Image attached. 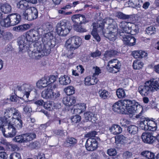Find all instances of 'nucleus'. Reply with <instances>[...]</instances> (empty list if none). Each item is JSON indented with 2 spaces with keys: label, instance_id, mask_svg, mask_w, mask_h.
<instances>
[{
  "label": "nucleus",
  "instance_id": "obj_13",
  "mask_svg": "<svg viewBox=\"0 0 159 159\" xmlns=\"http://www.w3.org/2000/svg\"><path fill=\"white\" fill-rule=\"evenodd\" d=\"M18 89L19 90L22 91L27 98H29V96L32 91H34L35 90L32 85L28 84H23Z\"/></svg>",
  "mask_w": 159,
  "mask_h": 159
},
{
  "label": "nucleus",
  "instance_id": "obj_18",
  "mask_svg": "<svg viewBox=\"0 0 159 159\" xmlns=\"http://www.w3.org/2000/svg\"><path fill=\"white\" fill-rule=\"evenodd\" d=\"M86 108V104L84 103L76 104L74 106V113L80 114L84 111Z\"/></svg>",
  "mask_w": 159,
  "mask_h": 159
},
{
  "label": "nucleus",
  "instance_id": "obj_48",
  "mask_svg": "<svg viewBox=\"0 0 159 159\" xmlns=\"http://www.w3.org/2000/svg\"><path fill=\"white\" fill-rule=\"evenodd\" d=\"M146 31L148 34L151 35L154 33L155 32V28L152 26H149L146 29Z\"/></svg>",
  "mask_w": 159,
  "mask_h": 159
},
{
  "label": "nucleus",
  "instance_id": "obj_50",
  "mask_svg": "<svg viewBox=\"0 0 159 159\" xmlns=\"http://www.w3.org/2000/svg\"><path fill=\"white\" fill-rule=\"evenodd\" d=\"M130 121L126 119H122L120 120V125L124 127H127L130 124Z\"/></svg>",
  "mask_w": 159,
  "mask_h": 159
},
{
  "label": "nucleus",
  "instance_id": "obj_55",
  "mask_svg": "<svg viewBox=\"0 0 159 159\" xmlns=\"http://www.w3.org/2000/svg\"><path fill=\"white\" fill-rule=\"evenodd\" d=\"M79 24L87 22L88 21L86 20L85 16L83 15L79 14Z\"/></svg>",
  "mask_w": 159,
  "mask_h": 159
},
{
  "label": "nucleus",
  "instance_id": "obj_33",
  "mask_svg": "<svg viewBox=\"0 0 159 159\" xmlns=\"http://www.w3.org/2000/svg\"><path fill=\"white\" fill-rule=\"evenodd\" d=\"M141 155L148 159H154L155 157L153 153L147 151L142 152Z\"/></svg>",
  "mask_w": 159,
  "mask_h": 159
},
{
  "label": "nucleus",
  "instance_id": "obj_26",
  "mask_svg": "<svg viewBox=\"0 0 159 159\" xmlns=\"http://www.w3.org/2000/svg\"><path fill=\"white\" fill-rule=\"evenodd\" d=\"M46 79L45 76H44L39 80L36 83L37 87L42 89L47 86L48 84Z\"/></svg>",
  "mask_w": 159,
  "mask_h": 159
},
{
  "label": "nucleus",
  "instance_id": "obj_46",
  "mask_svg": "<svg viewBox=\"0 0 159 159\" xmlns=\"http://www.w3.org/2000/svg\"><path fill=\"white\" fill-rule=\"evenodd\" d=\"M9 158V159H22L20 154L16 152L11 153Z\"/></svg>",
  "mask_w": 159,
  "mask_h": 159
},
{
  "label": "nucleus",
  "instance_id": "obj_6",
  "mask_svg": "<svg viewBox=\"0 0 159 159\" xmlns=\"http://www.w3.org/2000/svg\"><path fill=\"white\" fill-rule=\"evenodd\" d=\"M121 101L123 107L122 110H124V113L127 111L130 114L134 115L143 111L142 106L134 100L126 99L121 100Z\"/></svg>",
  "mask_w": 159,
  "mask_h": 159
},
{
  "label": "nucleus",
  "instance_id": "obj_30",
  "mask_svg": "<svg viewBox=\"0 0 159 159\" xmlns=\"http://www.w3.org/2000/svg\"><path fill=\"white\" fill-rule=\"evenodd\" d=\"M24 143H27L32 140L36 137V135L34 133H29L23 134Z\"/></svg>",
  "mask_w": 159,
  "mask_h": 159
},
{
  "label": "nucleus",
  "instance_id": "obj_53",
  "mask_svg": "<svg viewBox=\"0 0 159 159\" xmlns=\"http://www.w3.org/2000/svg\"><path fill=\"white\" fill-rule=\"evenodd\" d=\"M79 14L75 15L71 17V20L75 23H79Z\"/></svg>",
  "mask_w": 159,
  "mask_h": 159
},
{
  "label": "nucleus",
  "instance_id": "obj_35",
  "mask_svg": "<svg viewBox=\"0 0 159 159\" xmlns=\"http://www.w3.org/2000/svg\"><path fill=\"white\" fill-rule=\"evenodd\" d=\"M116 54V52L114 50H111L106 51L104 54V57L103 59L104 60H107L109 57L113 55H115Z\"/></svg>",
  "mask_w": 159,
  "mask_h": 159
},
{
  "label": "nucleus",
  "instance_id": "obj_36",
  "mask_svg": "<svg viewBox=\"0 0 159 159\" xmlns=\"http://www.w3.org/2000/svg\"><path fill=\"white\" fill-rule=\"evenodd\" d=\"M118 61L117 59H113L111 60L108 62L107 66V68L109 72L110 71H113L112 68H113V67L115 65L116 63L117 62H118Z\"/></svg>",
  "mask_w": 159,
  "mask_h": 159
},
{
  "label": "nucleus",
  "instance_id": "obj_52",
  "mask_svg": "<svg viewBox=\"0 0 159 159\" xmlns=\"http://www.w3.org/2000/svg\"><path fill=\"white\" fill-rule=\"evenodd\" d=\"M74 29L77 32H83L86 31V30L82 26L75 25L74 26Z\"/></svg>",
  "mask_w": 159,
  "mask_h": 159
},
{
  "label": "nucleus",
  "instance_id": "obj_64",
  "mask_svg": "<svg viewBox=\"0 0 159 159\" xmlns=\"http://www.w3.org/2000/svg\"><path fill=\"white\" fill-rule=\"evenodd\" d=\"M132 54L135 58H140V50L134 51L133 52Z\"/></svg>",
  "mask_w": 159,
  "mask_h": 159
},
{
  "label": "nucleus",
  "instance_id": "obj_11",
  "mask_svg": "<svg viewBox=\"0 0 159 159\" xmlns=\"http://www.w3.org/2000/svg\"><path fill=\"white\" fill-rule=\"evenodd\" d=\"M6 122L7 124L6 129L4 131L2 129V132L3 135L6 137L12 138L16 134L17 131L16 128L13 125L11 121Z\"/></svg>",
  "mask_w": 159,
  "mask_h": 159
},
{
  "label": "nucleus",
  "instance_id": "obj_7",
  "mask_svg": "<svg viewBox=\"0 0 159 159\" xmlns=\"http://www.w3.org/2000/svg\"><path fill=\"white\" fill-rule=\"evenodd\" d=\"M142 112H140L136 116L137 118L140 119L139 123L140 128L144 130L152 131H155L157 129V125L155 122L142 116Z\"/></svg>",
  "mask_w": 159,
  "mask_h": 159
},
{
  "label": "nucleus",
  "instance_id": "obj_57",
  "mask_svg": "<svg viewBox=\"0 0 159 159\" xmlns=\"http://www.w3.org/2000/svg\"><path fill=\"white\" fill-rule=\"evenodd\" d=\"M7 147L12 151H15L17 149V146L15 145L9 143Z\"/></svg>",
  "mask_w": 159,
  "mask_h": 159
},
{
  "label": "nucleus",
  "instance_id": "obj_27",
  "mask_svg": "<svg viewBox=\"0 0 159 159\" xmlns=\"http://www.w3.org/2000/svg\"><path fill=\"white\" fill-rule=\"evenodd\" d=\"M59 80L60 84L63 85H68L71 82L70 77L67 75H62L59 77Z\"/></svg>",
  "mask_w": 159,
  "mask_h": 159
},
{
  "label": "nucleus",
  "instance_id": "obj_49",
  "mask_svg": "<svg viewBox=\"0 0 159 159\" xmlns=\"http://www.w3.org/2000/svg\"><path fill=\"white\" fill-rule=\"evenodd\" d=\"M66 142L71 145L75 144L77 142L76 139L73 137H69L67 139Z\"/></svg>",
  "mask_w": 159,
  "mask_h": 159
},
{
  "label": "nucleus",
  "instance_id": "obj_32",
  "mask_svg": "<svg viewBox=\"0 0 159 159\" xmlns=\"http://www.w3.org/2000/svg\"><path fill=\"white\" fill-rule=\"evenodd\" d=\"M1 24L2 26L7 27L10 26H12L9 15L6 18L2 20L1 21Z\"/></svg>",
  "mask_w": 159,
  "mask_h": 159
},
{
  "label": "nucleus",
  "instance_id": "obj_42",
  "mask_svg": "<svg viewBox=\"0 0 159 159\" xmlns=\"http://www.w3.org/2000/svg\"><path fill=\"white\" fill-rule=\"evenodd\" d=\"M13 140L14 141L19 143H24V141L23 134L16 136L13 139Z\"/></svg>",
  "mask_w": 159,
  "mask_h": 159
},
{
  "label": "nucleus",
  "instance_id": "obj_58",
  "mask_svg": "<svg viewBox=\"0 0 159 159\" xmlns=\"http://www.w3.org/2000/svg\"><path fill=\"white\" fill-rule=\"evenodd\" d=\"M94 72L93 74V75L96 76L98 75L101 73V70L100 68L97 66L93 67Z\"/></svg>",
  "mask_w": 159,
  "mask_h": 159
},
{
  "label": "nucleus",
  "instance_id": "obj_47",
  "mask_svg": "<svg viewBox=\"0 0 159 159\" xmlns=\"http://www.w3.org/2000/svg\"><path fill=\"white\" fill-rule=\"evenodd\" d=\"M46 78L47 79L46 80L48 83V84H49L51 83H53L56 80V77L54 75H52L50 76L49 77L45 76Z\"/></svg>",
  "mask_w": 159,
  "mask_h": 159
},
{
  "label": "nucleus",
  "instance_id": "obj_54",
  "mask_svg": "<svg viewBox=\"0 0 159 159\" xmlns=\"http://www.w3.org/2000/svg\"><path fill=\"white\" fill-rule=\"evenodd\" d=\"M107 154L110 156H115L116 154V151L113 148L109 149L107 151Z\"/></svg>",
  "mask_w": 159,
  "mask_h": 159
},
{
  "label": "nucleus",
  "instance_id": "obj_14",
  "mask_svg": "<svg viewBox=\"0 0 159 159\" xmlns=\"http://www.w3.org/2000/svg\"><path fill=\"white\" fill-rule=\"evenodd\" d=\"M98 143L95 139H88L86 141L85 147L87 150L89 151H93L98 147Z\"/></svg>",
  "mask_w": 159,
  "mask_h": 159
},
{
  "label": "nucleus",
  "instance_id": "obj_3",
  "mask_svg": "<svg viewBox=\"0 0 159 159\" xmlns=\"http://www.w3.org/2000/svg\"><path fill=\"white\" fill-rule=\"evenodd\" d=\"M5 118L6 121H11L12 124L17 129L22 126L21 115L19 111L16 108H8L5 111Z\"/></svg>",
  "mask_w": 159,
  "mask_h": 159
},
{
  "label": "nucleus",
  "instance_id": "obj_44",
  "mask_svg": "<svg viewBox=\"0 0 159 159\" xmlns=\"http://www.w3.org/2000/svg\"><path fill=\"white\" fill-rule=\"evenodd\" d=\"M115 143L116 144L122 143L125 139V137L122 135L116 136L115 137Z\"/></svg>",
  "mask_w": 159,
  "mask_h": 159
},
{
  "label": "nucleus",
  "instance_id": "obj_5",
  "mask_svg": "<svg viewBox=\"0 0 159 159\" xmlns=\"http://www.w3.org/2000/svg\"><path fill=\"white\" fill-rule=\"evenodd\" d=\"M138 92L142 96H146L150 92H154L159 90V80H150L146 81L143 85L140 86Z\"/></svg>",
  "mask_w": 159,
  "mask_h": 159
},
{
  "label": "nucleus",
  "instance_id": "obj_9",
  "mask_svg": "<svg viewBox=\"0 0 159 159\" xmlns=\"http://www.w3.org/2000/svg\"><path fill=\"white\" fill-rule=\"evenodd\" d=\"M129 33L119 32L120 38L122 40L123 43L129 46L135 45L136 39L133 36L129 34Z\"/></svg>",
  "mask_w": 159,
  "mask_h": 159
},
{
  "label": "nucleus",
  "instance_id": "obj_1",
  "mask_svg": "<svg viewBox=\"0 0 159 159\" xmlns=\"http://www.w3.org/2000/svg\"><path fill=\"white\" fill-rule=\"evenodd\" d=\"M47 30L42 28L38 29H31L27 32L25 35L22 36L18 41L19 51H28L33 45L31 51L32 56L37 59L50 53L49 46L52 44L53 37Z\"/></svg>",
  "mask_w": 159,
  "mask_h": 159
},
{
  "label": "nucleus",
  "instance_id": "obj_19",
  "mask_svg": "<svg viewBox=\"0 0 159 159\" xmlns=\"http://www.w3.org/2000/svg\"><path fill=\"white\" fill-rule=\"evenodd\" d=\"M142 3V0H129L126 2L125 6L126 7H131L133 8L139 7Z\"/></svg>",
  "mask_w": 159,
  "mask_h": 159
},
{
  "label": "nucleus",
  "instance_id": "obj_21",
  "mask_svg": "<svg viewBox=\"0 0 159 159\" xmlns=\"http://www.w3.org/2000/svg\"><path fill=\"white\" fill-rule=\"evenodd\" d=\"M109 130L111 133L114 135L120 134L122 131V129L119 125L113 124L109 128Z\"/></svg>",
  "mask_w": 159,
  "mask_h": 159
},
{
  "label": "nucleus",
  "instance_id": "obj_31",
  "mask_svg": "<svg viewBox=\"0 0 159 159\" xmlns=\"http://www.w3.org/2000/svg\"><path fill=\"white\" fill-rule=\"evenodd\" d=\"M30 25L28 24L18 25L13 28L14 30L16 31H24L29 29Z\"/></svg>",
  "mask_w": 159,
  "mask_h": 159
},
{
  "label": "nucleus",
  "instance_id": "obj_41",
  "mask_svg": "<svg viewBox=\"0 0 159 159\" xmlns=\"http://www.w3.org/2000/svg\"><path fill=\"white\" fill-rule=\"evenodd\" d=\"M143 65V63L142 62L137 60L134 61L133 66L134 69H139L142 67Z\"/></svg>",
  "mask_w": 159,
  "mask_h": 159
},
{
  "label": "nucleus",
  "instance_id": "obj_24",
  "mask_svg": "<svg viewBox=\"0 0 159 159\" xmlns=\"http://www.w3.org/2000/svg\"><path fill=\"white\" fill-rule=\"evenodd\" d=\"M76 102V99L74 97H64L63 99V102L66 106H70L74 104Z\"/></svg>",
  "mask_w": 159,
  "mask_h": 159
},
{
  "label": "nucleus",
  "instance_id": "obj_16",
  "mask_svg": "<svg viewBox=\"0 0 159 159\" xmlns=\"http://www.w3.org/2000/svg\"><path fill=\"white\" fill-rule=\"evenodd\" d=\"M99 21H102V20H99L97 23H93V29L91 32V34L97 41L99 42L100 40V38L99 35H98L97 30H102L103 32V30H104V27H103V29H101L100 28H99V24L98 23Z\"/></svg>",
  "mask_w": 159,
  "mask_h": 159
},
{
  "label": "nucleus",
  "instance_id": "obj_28",
  "mask_svg": "<svg viewBox=\"0 0 159 159\" xmlns=\"http://www.w3.org/2000/svg\"><path fill=\"white\" fill-rule=\"evenodd\" d=\"M2 37L5 40H9L12 38V35L10 32H4L0 27V39Z\"/></svg>",
  "mask_w": 159,
  "mask_h": 159
},
{
  "label": "nucleus",
  "instance_id": "obj_37",
  "mask_svg": "<svg viewBox=\"0 0 159 159\" xmlns=\"http://www.w3.org/2000/svg\"><path fill=\"white\" fill-rule=\"evenodd\" d=\"M138 130V127L134 125L128 126L127 129V130L129 133L132 134H136L137 133Z\"/></svg>",
  "mask_w": 159,
  "mask_h": 159
},
{
  "label": "nucleus",
  "instance_id": "obj_20",
  "mask_svg": "<svg viewBox=\"0 0 159 159\" xmlns=\"http://www.w3.org/2000/svg\"><path fill=\"white\" fill-rule=\"evenodd\" d=\"M84 116L86 120L91 121L93 123L95 122L97 120V115L91 112H87L84 113Z\"/></svg>",
  "mask_w": 159,
  "mask_h": 159
},
{
  "label": "nucleus",
  "instance_id": "obj_40",
  "mask_svg": "<svg viewBox=\"0 0 159 159\" xmlns=\"http://www.w3.org/2000/svg\"><path fill=\"white\" fill-rule=\"evenodd\" d=\"M64 91L67 95H72L75 93V89L72 86H69L64 89Z\"/></svg>",
  "mask_w": 159,
  "mask_h": 159
},
{
  "label": "nucleus",
  "instance_id": "obj_2",
  "mask_svg": "<svg viewBox=\"0 0 159 159\" xmlns=\"http://www.w3.org/2000/svg\"><path fill=\"white\" fill-rule=\"evenodd\" d=\"M99 28L102 29L103 34L106 38L110 40L114 41L116 38V35L118 33L117 25L116 21L113 19L110 18H107L99 21Z\"/></svg>",
  "mask_w": 159,
  "mask_h": 159
},
{
  "label": "nucleus",
  "instance_id": "obj_10",
  "mask_svg": "<svg viewBox=\"0 0 159 159\" xmlns=\"http://www.w3.org/2000/svg\"><path fill=\"white\" fill-rule=\"evenodd\" d=\"M58 91L54 92L51 88H48L43 90L42 93V97L46 99L54 100L60 96Z\"/></svg>",
  "mask_w": 159,
  "mask_h": 159
},
{
  "label": "nucleus",
  "instance_id": "obj_45",
  "mask_svg": "<svg viewBox=\"0 0 159 159\" xmlns=\"http://www.w3.org/2000/svg\"><path fill=\"white\" fill-rule=\"evenodd\" d=\"M121 63L120 61H118V62H117L115 65L113 67L112 71H110V72L112 73H116L118 72L120 67Z\"/></svg>",
  "mask_w": 159,
  "mask_h": 159
},
{
  "label": "nucleus",
  "instance_id": "obj_59",
  "mask_svg": "<svg viewBox=\"0 0 159 159\" xmlns=\"http://www.w3.org/2000/svg\"><path fill=\"white\" fill-rule=\"evenodd\" d=\"M43 107L45 109L49 111L51 110L52 109V106L49 102H44Z\"/></svg>",
  "mask_w": 159,
  "mask_h": 159
},
{
  "label": "nucleus",
  "instance_id": "obj_43",
  "mask_svg": "<svg viewBox=\"0 0 159 159\" xmlns=\"http://www.w3.org/2000/svg\"><path fill=\"white\" fill-rule=\"evenodd\" d=\"M100 97L102 98L105 99L108 96L109 93L108 92L105 90H101L99 92Z\"/></svg>",
  "mask_w": 159,
  "mask_h": 159
},
{
  "label": "nucleus",
  "instance_id": "obj_51",
  "mask_svg": "<svg viewBox=\"0 0 159 159\" xmlns=\"http://www.w3.org/2000/svg\"><path fill=\"white\" fill-rule=\"evenodd\" d=\"M71 120L72 122L75 124L80 121L81 117L80 116L77 115L73 116L71 118Z\"/></svg>",
  "mask_w": 159,
  "mask_h": 159
},
{
  "label": "nucleus",
  "instance_id": "obj_4",
  "mask_svg": "<svg viewBox=\"0 0 159 159\" xmlns=\"http://www.w3.org/2000/svg\"><path fill=\"white\" fill-rule=\"evenodd\" d=\"M82 43L81 39L77 36L70 38L66 41L65 47L68 51L66 56L69 58H71L75 55L74 50L78 48Z\"/></svg>",
  "mask_w": 159,
  "mask_h": 159
},
{
  "label": "nucleus",
  "instance_id": "obj_34",
  "mask_svg": "<svg viewBox=\"0 0 159 159\" xmlns=\"http://www.w3.org/2000/svg\"><path fill=\"white\" fill-rule=\"evenodd\" d=\"M11 6L7 4L3 5L1 7V11L5 13H10L11 12Z\"/></svg>",
  "mask_w": 159,
  "mask_h": 159
},
{
  "label": "nucleus",
  "instance_id": "obj_8",
  "mask_svg": "<svg viewBox=\"0 0 159 159\" xmlns=\"http://www.w3.org/2000/svg\"><path fill=\"white\" fill-rule=\"evenodd\" d=\"M71 28L70 23L65 20L61 21L57 24L56 26V31L59 35L65 36L69 33Z\"/></svg>",
  "mask_w": 159,
  "mask_h": 159
},
{
  "label": "nucleus",
  "instance_id": "obj_22",
  "mask_svg": "<svg viewBox=\"0 0 159 159\" xmlns=\"http://www.w3.org/2000/svg\"><path fill=\"white\" fill-rule=\"evenodd\" d=\"M16 6L17 8L24 10L25 11L28 10L30 7L28 5V3L27 0H21L16 3Z\"/></svg>",
  "mask_w": 159,
  "mask_h": 159
},
{
  "label": "nucleus",
  "instance_id": "obj_23",
  "mask_svg": "<svg viewBox=\"0 0 159 159\" xmlns=\"http://www.w3.org/2000/svg\"><path fill=\"white\" fill-rule=\"evenodd\" d=\"M123 108L121 100L115 102L112 106V109L115 112L118 113L124 114V110H122Z\"/></svg>",
  "mask_w": 159,
  "mask_h": 159
},
{
  "label": "nucleus",
  "instance_id": "obj_60",
  "mask_svg": "<svg viewBox=\"0 0 159 159\" xmlns=\"http://www.w3.org/2000/svg\"><path fill=\"white\" fill-rule=\"evenodd\" d=\"M4 116L3 117L0 118V129L2 128L4 124H7V122L5 118V111L4 112Z\"/></svg>",
  "mask_w": 159,
  "mask_h": 159
},
{
  "label": "nucleus",
  "instance_id": "obj_61",
  "mask_svg": "<svg viewBox=\"0 0 159 159\" xmlns=\"http://www.w3.org/2000/svg\"><path fill=\"white\" fill-rule=\"evenodd\" d=\"M24 111L25 113H30L32 111L31 107L29 105H26L23 108Z\"/></svg>",
  "mask_w": 159,
  "mask_h": 159
},
{
  "label": "nucleus",
  "instance_id": "obj_12",
  "mask_svg": "<svg viewBox=\"0 0 159 159\" xmlns=\"http://www.w3.org/2000/svg\"><path fill=\"white\" fill-rule=\"evenodd\" d=\"M23 15L26 20L30 21L37 18L38 12L35 8L32 7H30L28 10L25 11Z\"/></svg>",
  "mask_w": 159,
  "mask_h": 159
},
{
  "label": "nucleus",
  "instance_id": "obj_39",
  "mask_svg": "<svg viewBox=\"0 0 159 159\" xmlns=\"http://www.w3.org/2000/svg\"><path fill=\"white\" fill-rule=\"evenodd\" d=\"M116 16L118 18L122 19H127L129 18L131 16L125 14L120 12H117L116 14Z\"/></svg>",
  "mask_w": 159,
  "mask_h": 159
},
{
  "label": "nucleus",
  "instance_id": "obj_17",
  "mask_svg": "<svg viewBox=\"0 0 159 159\" xmlns=\"http://www.w3.org/2000/svg\"><path fill=\"white\" fill-rule=\"evenodd\" d=\"M12 26L18 24L21 20V16L17 13H13L9 15Z\"/></svg>",
  "mask_w": 159,
  "mask_h": 159
},
{
  "label": "nucleus",
  "instance_id": "obj_62",
  "mask_svg": "<svg viewBox=\"0 0 159 159\" xmlns=\"http://www.w3.org/2000/svg\"><path fill=\"white\" fill-rule=\"evenodd\" d=\"M101 52L98 50L95 52L91 53V56L93 57H99L101 55Z\"/></svg>",
  "mask_w": 159,
  "mask_h": 159
},
{
  "label": "nucleus",
  "instance_id": "obj_25",
  "mask_svg": "<svg viewBox=\"0 0 159 159\" xmlns=\"http://www.w3.org/2000/svg\"><path fill=\"white\" fill-rule=\"evenodd\" d=\"M129 27L128 28V30L127 33L131 34H135L139 31L138 26L136 25L131 23H129Z\"/></svg>",
  "mask_w": 159,
  "mask_h": 159
},
{
  "label": "nucleus",
  "instance_id": "obj_29",
  "mask_svg": "<svg viewBox=\"0 0 159 159\" xmlns=\"http://www.w3.org/2000/svg\"><path fill=\"white\" fill-rule=\"evenodd\" d=\"M129 23L124 21L121 22L119 24L120 29H119L117 30L118 33L119 34V32L120 31L121 32L127 33L126 30H128Z\"/></svg>",
  "mask_w": 159,
  "mask_h": 159
},
{
  "label": "nucleus",
  "instance_id": "obj_15",
  "mask_svg": "<svg viewBox=\"0 0 159 159\" xmlns=\"http://www.w3.org/2000/svg\"><path fill=\"white\" fill-rule=\"evenodd\" d=\"M143 141L145 143L151 144L155 141L156 138L149 133H143L141 136Z\"/></svg>",
  "mask_w": 159,
  "mask_h": 159
},
{
  "label": "nucleus",
  "instance_id": "obj_38",
  "mask_svg": "<svg viewBox=\"0 0 159 159\" xmlns=\"http://www.w3.org/2000/svg\"><path fill=\"white\" fill-rule=\"evenodd\" d=\"M116 94L119 98H123L125 97L126 94L124 90L122 89H118L116 91Z\"/></svg>",
  "mask_w": 159,
  "mask_h": 159
},
{
  "label": "nucleus",
  "instance_id": "obj_56",
  "mask_svg": "<svg viewBox=\"0 0 159 159\" xmlns=\"http://www.w3.org/2000/svg\"><path fill=\"white\" fill-rule=\"evenodd\" d=\"M90 85H94L96 84L98 81V80L97 77L93 75L92 78L90 77Z\"/></svg>",
  "mask_w": 159,
  "mask_h": 159
},
{
  "label": "nucleus",
  "instance_id": "obj_63",
  "mask_svg": "<svg viewBox=\"0 0 159 159\" xmlns=\"http://www.w3.org/2000/svg\"><path fill=\"white\" fill-rule=\"evenodd\" d=\"M19 98L18 97H17L16 95H12L10 97V99L12 102L19 103Z\"/></svg>",
  "mask_w": 159,
  "mask_h": 159
}]
</instances>
